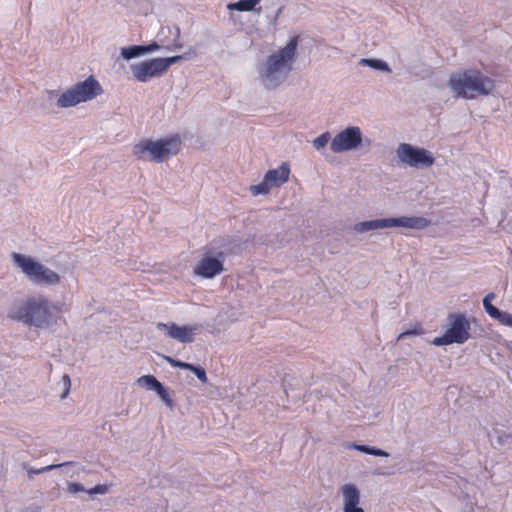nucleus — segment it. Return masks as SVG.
<instances>
[{
    "instance_id": "1",
    "label": "nucleus",
    "mask_w": 512,
    "mask_h": 512,
    "mask_svg": "<svg viewBox=\"0 0 512 512\" xmlns=\"http://www.w3.org/2000/svg\"><path fill=\"white\" fill-rule=\"evenodd\" d=\"M448 85L455 97L475 99L489 95L495 88V82L478 69H465L451 74Z\"/></svg>"
},
{
    "instance_id": "2",
    "label": "nucleus",
    "mask_w": 512,
    "mask_h": 512,
    "mask_svg": "<svg viewBox=\"0 0 512 512\" xmlns=\"http://www.w3.org/2000/svg\"><path fill=\"white\" fill-rule=\"evenodd\" d=\"M298 42L299 36H293L284 48L267 58L265 69L261 76L265 80V85L268 89L277 87L292 70Z\"/></svg>"
},
{
    "instance_id": "3",
    "label": "nucleus",
    "mask_w": 512,
    "mask_h": 512,
    "mask_svg": "<svg viewBox=\"0 0 512 512\" xmlns=\"http://www.w3.org/2000/svg\"><path fill=\"white\" fill-rule=\"evenodd\" d=\"M9 317L36 327L49 323L51 312L49 302L42 298H31L11 308Z\"/></svg>"
},
{
    "instance_id": "4",
    "label": "nucleus",
    "mask_w": 512,
    "mask_h": 512,
    "mask_svg": "<svg viewBox=\"0 0 512 512\" xmlns=\"http://www.w3.org/2000/svg\"><path fill=\"white\" fill-rule=\"evenodd\" d=\"M180 149L181 139L178 135H173L157 141L142 140L134 145L133 153L138 159H146V155L149 154L150 160L162 162L170 155L179 153Z\"/></svg>"
},
{
    "instance_id": "5",
    "label": "nucleus",
    "mask_w": 512,
    "mask_h": 512,
    "mask_svg": "<svg viewBox=\"0 0 512 512\" xmlns=\"http://www.w3.org/2000/svg\"><path fill=\"white\" fill-rule=\"evenodd\" d=\"M471 324L463 313H451L448 315L446 330L440 337L433 340L435 346H447L451 344H463L470 338Z\"/></svg>"
},
{
    "instance_id": "6",
    "label": "nucleus",
    "mask_w": 512,
    "mask_h": 512,
    "mask_svg": "<svg viewBox=\"0 0 512 512\" xmlns=\"http://www.w3.org/2000/svg\"><path fill=\"white\" fill-rule=\"evenodd\" d=\"M102 92L103 89L100 83L93 76H90L62 93L57 100V105L64 108L72 107L81 102L90 101Z\"/></svg>"
},
{
    "instance_id": "7",
    "label": "nucleus",
    "mask_w": 512,
    "mask_h": 512,
    "mask_svg": "<svg viewBox=\"0 0 512 512\" xmlns=\"http://www.w3.org/2000/svg\"><path fill=\"white\" fill-rule=\"evenodd\" d=\"M430 225V220L421 216L412 217H396V218H384L375 219L357 223L355 230L363 233L370 230H378L391 227H404L408 229L422 230Z\"/></svg>"
},
{
    "instance_id": "8",
    "label": "nucleus",
    "mask_w": 512,
    "mask_h": 512,
    "mask_svg": "<svg viewBox=\"0 0 512 512\" xmlns=\"http://www.w3.org/2000/svg\"><path fill=\"white\" fill-rule=\"evenodd\" d=\"M181 55L167 58H153L145 60L131 66V71L136 80L139 82H147L152 78L160 77L167 72L169 67L181 60Z\"/></svg>"
},
{
    "instance_id": "9",
    "label": "nucleus",
    "mask_w": 512,
    "mask_h": 512,
    "mask_svg": "<svg viewBox=\"0 0 512 512\" xmlns=\"http://www.w3.org/2000/svg\"><path fill=\"white\" fill-rule=\"evenodd\" d=\"M397 156L402 163L414 168H429L435 161L430 151L408 143H401L398 146Z\"/></svg>"
},
{
    "instance_id": "10",
    "label": "nucleus",
    "mask_w": 512,
    "mask_h": 512,
    "mask_svg": "<svg viewBox=\"0 0 512 512\" xmlns=\"http://www.w3.org/2000/svg\"><path fill=\"white\" fill-rule=\"evenodd\" d=\"M15 264L33 281L41 283H57L58 275L35 262L33 258H14Z\"/></svg>"
},
{
    "instance_id": "11",
    "label": "nucleus",
    "mask_w": 512,
    "mask_h": 512,
    "mask_svg": "<svg viewBox=\"0 0 512 512\" xmlns=\"http://www.w3.org/2000/svg\"><path fill=\"white\" fill-rule=\"evenodd\" d=\"M338 495L341 499L342 512H365L361 504V491L355 483L340 486Z\"/></svg>"
},
{
    "instance_id": "12",
    "label": "nucleus",
    "mask_w": 512,
    "mask_h": 512,
    "mask_svg": "<svg viewBox=\"0 0 512 512\" xmlns=\"http://www.w3.org/2000/svg\"><path fill=\"white\" fill-rule=\"evenodd\" d=\"M361 141L360 128L348 127L333 138L330 148L333 152L340 153L357 148Z\"/></svg>"
},
{
    "instance_id": "13",
    "label": "nucleus",
    "mask_w": 512,
    "mask_h": 512,
    "mask_svg": "<svg viewBox=\"0 0 512 512\" xmlns=\"http://www.w3.org/2000/svg\"><path fill=\"white\" fill-rule=\"evenodd\" d=\"M157 329L180 343H192L200 330V325L179 326L175 323H159Z\"/></svg>"
},
{
    "instance_id": "14",
    "label": "nucleus",
    "mask_w": 512,
    "mask_h": 512,
    "mask_svg": "<svg viewBox=\"0 0 512 512\" xmlns=\"http://www.w3.org/2000/svg\"><path fill=\"white\" fill-rule=\"evenodd\" d=\"M223 270L218 258H201L194 268V273L202 278H212Z\"/></svg>"
},
{
    "instance_id": "15",
    "label": "nucleus",
    "mask_w": 512,
    "mask_h": 512,
    "mask_svg": "<svg viewBox=\"0 0 512 512\" xmlns=\"http://www.w3.org/2000/svg\"><path fill=\"white\" fill-rule=\"evenodd\" d=\"M290 175V167L287 163H282L279 168L269 170L266 174V180L272 187H278L288 181Z\"/></svg>"
},
{
    "instance_id": "16",
    "label": "nucleus",
    "mask_w": 512,
    "mask_h": 512,
    "mask_svg": "<svg viewBox=\"0 0 512 512\" xmlns=\"http://www.w3.org/2000/svg\"><path fill=\"white\" fill-rule=\"evenodd\" d=\"M159 48V45L156 42H153L149 45H133L128 47H123L121 49V55L124 59L130 60L132 58L144 55L146 53L153 52Z\"/></svg>"
},
{
    "instance_id": "17",
    "label": "nucleus",
    "mask_w": 512,
    "mask_h": 512,
    "mask_svg": "<svg viewBox=\"0 0 512 512\" xmlns=\"http://www.w3.org/2000/svg\"><path fill=\"white\" fill-rule=\"evenodd\" d=\"M67 490L71 494L87 492V493L93 495V494H106L108 492V487L106 485H96L94 488L86 490L83 485L74 482V483H70L68 485Z\"/></svg>"
},
{
    "instance_id": "18",
    "label": "nucleus",
    "mask_w": 512,
    "mask_h": 512,
    "mask_svg": "<svg viewBox=\"0 0 512 512\" xmlns=\"http://www.w3.org/2000/svg\"><path fill=\"white\" fill-rule=\"evenodd\" d=\"M260 2V0H239L234 3H229L227 8L236 11H251Z\"/></svg>"
},
{
    "instance_id": "19",
    "label": "nucleus",
    "mask_w": 512,
    "mask_h": 512,
    "mask_svg": "<svg viewBox=\"0 0 512 512\" xmlns=\"http://www.w3.org/2000/svg\"><path fill=\"white\" fill-rule=\"evenodd\" d=\"M54 389L56 392H59L60 399L66 398L71 389V381L69 376L66 374L62 375L59 381L56 383Z\"/></svg>"
},
{
    "instance_id": "20",
    "label": "nucleus",
    "mask_w": 512,
    "mask_h": 512,
    "mask_svg": "<svg viewBox=\"0 0 512 512\" xmlns=\"http://www.w3.org/2000/svg\"><path fill=\"white\" fill-rule=\"evenodd\" d=\"M351 447L357 451H360V452H363V453H366L369 455H374V456H378V457H388L389 456V453L384 450L369 447L366 445L353 444Z\"/></svg>"
},
{
    "instance_id": "21",
    "label": "nucleus",
    "mask_w": 512,
    "mask_h": 512,
    "mask_svg": "<svg viewBox=\"0 0 512 512\" xmlns=\"http://www.w3.org/2000/svg\"><path fill=\"white\" fill-rule=\"evenodd\" d=\"M137 383L148 390H156L161 383L152 375H144L137 379Z\"/></svg>"
},
{
    "instance_id": "22",
    "label": "nucleus",
    "mask_w": 512,
    "mask_h": 512,
    "mask_svg": "<svg viewBox=\"0 0 512 512\" xmlns=\"http://www.w3.org/2000/svg\"><path fill=\"white\" fill-rule=\"evenodd\" d=\"M494 297H495L494 293H489L488 295H486V297L483 299V306H484L486 312L492 318L495 319L497 317V315H499L500 310L491 304V300L494 299Z\"/></svg>"
},
{
    "instance_id": "23",
    "label": "nucleus",
    "mask_w": 512,
    "mask_h": 512,
    "mask_svg": "<svg viewBox=\"0 0 512 512\" xmlns=\"http://www.w3.org/2000/svg\"><path fill=\"white\" fill-rule=\"evenodd\" d=\"M272 186L270 185L269 181L266 180V177L264 176V179L261 183L257 185H252L250 187V192L254 195H260V194H267Z\"/></svg>"
},
{
    "instance_id": "24",
    "label": "nucleus",
    "mask_w": 512,
    "mask_h": 512,
    "mask_svg": "<svg viewBox=\"0 0 512 512\" xmlns=\"http://www.w3.org/2000/svg\"><path fill=\"white\" fill-rule=\"evenodd\" d=\"M360 64L382 71H390L388 65L384 61L378 59H362Z\"/></svg>"
},
{
    "instance_id": "25",
    "label": "nucleus",
    "mask_w": 512,
    "mask_h": 512,
    "mask_svg": "<svg viewBox=\"0 0 512 512\" xmlns=\"http://www.w3.org/2000/svg\"><path fill=\"white\" fill-rule=\"evenodd\" d=\"M189 370L191 372H193L196 377L203 383V384H207L208 383V378H207V375H206V371L203 367L201 366H195V365H192L191 364V368H189Z\"/></svg>"
},
{
    "instance_id": "26",
    "label": "nucleus",
    "mask_w": 512,
    "mask_h": 512,
    "mask_svg": "<svg viewBox=\"0 0 512 512\" xmlns=\"http://www.w3.org/2000/svg\"><path fill=\"white\" fill-rule=\"evenodd\" d=\"M157 356L163 358L164 360H166L168 363H170L174 367L187 369V370H189V368H191V364L173 359L170 356H165V355H161V354H157Z\"/></svg>"
},
{
    "instance_id": "27",
    "label": "nucleus",
    "mask_w": 512,
    "mask_h": 512,
    "mask_svg": "<svg viewBox=\"0 0 512 512\" xmlns=\"http://www.w3.org/2000/svg\"><path fill=\"white\" fill-rule=\"evenodd\" d=\"M155 391L167 406L172 407L173 401L170 398L166 388L162 384L159 385V387Z\"/></svg>"
},
{
    "instance_id": "28",
    "label": "nucleus",
    "mask_w": 512,
    "mask_h": 512,
    "mask_svg": "<svg viewBox=\"0 0 512 512\" xmlns=\"http://www.w3.org/2000/svg\"><path fill=\"white\" fill-rule=\"evenodd\" d=\"M330 139L329 133H323L322 135L318 136L314 141L313 145L316 149H321L325 147Z\"/></svg>"
},
{
    "instance_id": "29",
    "label": "nucleus",
    "mask_w": 512,
    "mask_h": 512,
    "mask_svg": "<svg viewBox=\"0 0 512 512\" xmlns=\"http://www.w3.org/2000/svg\"><path fill=\"white\" fill-rule=\"evenodd\" d=\"M498 320L502 325L512 327V314L508 312H501L497 317L495 318Z\"/></svg>"
},
{
    "instance_id": "30",
    "label": "nucleus",
    "mask_w": 512,
    "mask_h": 512,
    "mask_svg": "<svg viewBox=\"0 0 512 512\" xmlns=\"http://www.w3.org/2000/svg\"><path fill=\"white\" fill-rule=\"evenodd\" d=\"M64 464H53V465H48V466H45V467H42L40 469H29L28 470V476L31 477L33 474H40V473H43V472H46V471H51L53 469H56V468H59L61 466H63Z\"/></svg>"
},
{
    "instance_id": "31",
    "label": "nucleus",
    "mask_w": 512,
    "mask_h": 512,
    "mask_svg": "<svg viewBox=\"0 0 512 512\" xmlns=\"http://www.w3.org/2000/svg\"><path fill=\"white\" fill-rule=\"evenodd\" d=\"M148 265H149V263H144V261H139V262L135 261L134 263H132V264H131V266H132L134 269H136V270H140V271H142V272H144V271H145V268H146V266H148Z\"/></svg>"
},
{
    "instance_id": "32",
    "label": "nucleus",
    "mask_w": 512,
    "mask_h": 512,
    "mask_svg": "<svg viewBox=\"0 0 512 512\" xmlns=\"http://www.w3.org/2000/svg\"><path fill=\"white\" fill-rule=\"evenodd\" d=\"M417 334H421V331L420 330H408V331L400 333L398 336V340H401L404 337L409 336V335H417Z\"/></svg>"
},
{
    "instance_id": "33",
    "label": "nucleus",
    "mask_w": 512,
    "mask_h": 512,
    "mask_svg": "<svg viewBox=\"0 0 512 512\" xmlns=\"http://www.w3.org/2000/svg\"><path fill=\"white\" fill-rule=\"evenodd\" d=\"M12 256L18 257V256H22V255L18 254V253H13Z\"/></svg>"
}]
</instances>
